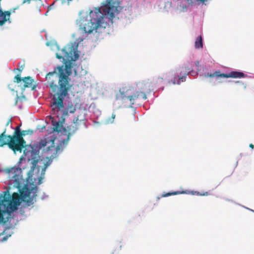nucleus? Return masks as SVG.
I'll return each instance as SVG.
<instances>
[{"label":"nucleus","mask_w":254,"mask_h":254,"mask_svg":"<svg viewBox=\"0 0 254 254\" xmlns=\"http://www.w3.org/2000/svg\"><path fill=\"white\" fill-rule=\"evenodd\" d=\"M206 77H220L224 78H244L247 76V75L242 72L233 71L229 73H221L219 70L215 71L213 73H208L205 74Z\"/></svg>","instance_id":"nucleus-11"},{"label":"nucleus","mask_w":254,"mask_h":254,"mask_svg":"<svg viewBox=\"0 0 254 254\" xmlns=\"http://www.w3.org/2000/svg\"><path fill=\"white\" fill-rule=\"evenodd\" d=\"M104 6L102 9H104ZM103 13L101 11L100 8H95L94 10H91L89 15V19L85 20L80 19L79 20L78 24L79 29L82 33L85 34H90L94 30H96L102 23V20L104 16H108L105 14L104 10Z\"/></svg>","instance_id":"nucleus-5"},{"label":"nucleus","mask_w":254,"mask_h":254,"mask_svg":"<svg viewBox=\"0 0 254 254\" xmlns=\"http://www.w3.org/2000/svg\"><path fill=\"white\" fill-rule=\"evenodd\" d=\"M10 236H11V235H10V234L8 235V236H4V237L2 238V242H3V241H6V240L7 239V238H8L9 237H10Z\"/></svg>","instance_id":"nucleus-21"},{"label":"nucleus","mask_w":254,"mask_h":254,"mask_svg":"<svg viewBox=\"0 0 254 254\" xmlns=\"http://www.w3.org/2000/svg\"><path fill=\"white\" fill-rule=\"evenodd\" d=\"M194 46L195 49H202L203 48L202 38L201 36H199L195 41Z\"/></svg>","instance_id":"nucleus-15"},{"label":"nucleus","mask_w":254,"mask_h":254,"mask_svg":"<svg viewBox=\"0 0 254 254\" xmlns=\"http://www.w3.org/2000/svg\"><path fill=\"white\" fill-rule=\"evenodd\" d=\"M83 40V38H82L81 39L78 38V39H77V41L79 42H80L82 41Z\"/></svg>","instance_id":"nucleus-26"},{"label":"nucleus","mask_w":254,"mask_h":254,"mask_svg":"<svg viewBox=\"0 0 254 254\" xmlns=\"http://www.w3.org/2000/svg\"><path fill=\"white\" fill-rule=\"evenodd\" d=\"M119 3L117 0H106L104 3V12L108 16L109 19L112 20L115 13L118 10Z\"/></svg>","instance_id":"nucleus-9"},{"label":"nucleus","mask_w":254,"mask_h":254,"mask_svg":"<svg viewBox=\"0 0 254 254\" xmlns=\"http://www.w3.org/2000/svg\"><path fill=\"white\" fill-rule=\"evenodd\" d=\"M33 133V131L31 129L23 130L21 131V136L23 137L24 136L29 134L31 135Z\"/></svg>","instance_id":"nucleus-20"},{"label":"nucleus","mask_w":254,"mask_h":254,"mask_svg":"<svg viewBox=\"0 0 254 254\" xmlns=\"http://www.w3.org/2000/svg\"><path fill=\"white\" fill-rule=\"evenodd\" d=\"M31 0H24V1H23V3H25L26 2H27V3H30V1Z\"/></svg>","instance_id":"nucleus-22"},{"label":"nucleus","mask_w":254,"mask_h":254,"mask_svg":"<svg viewBox=\"0 0 254 254\" xmlns=\"http://www.w3.org/2000/svg\"><path fill=\"white\" fill-rule=\"evenodd\" d=\"M20 86L22 90H24L26 88H30L32 90L36 88V85L34 84V80L30 77L27 76L21 78L20 74H17L14 78V82L17 83H20Z\"/></svg>","instance_id":"nucleus-10"},{"label":"nucleus","mask_w":254,"mask_h":254,"mask_svg":"<svg viewBox=\"0 0 254 254\" xmlns=\"http://www.w3.org/2000/svg\"><path fill=\"white\" fill-rule=\"evenodd\" d=\"M8 177L12 179L14 186L19 190V194L14 192L10 195L6 190L0 193V223L5 224L11 218V213L17 209L21 201L27 202L28 205L33 203L30 197V191L26 186L22 187L23 179L21 168L13 167L6 170Z\"/></svg>","instance_id":"nucleus-1"},{"label":"nucleus","mask_w":254,"mask_h":254,"mask_svg":"<svg viewBox=\"0 0 254 254\" xmlns=\"http://www.w3.org/2000/svg\"><path fill=\"white\" fill-rule=\"evenodd\" d=\"M75 109L74 108H72V109H71L69 112L70 113H73L75 111Z\"/></svg>","instance_id":"nucleus-24"},{"label":"nucleus","mask_w":254,"mask_h":254,"mask_svg":"<svg viewBox=\"0 0 254 254\" xmlns=\"http://www.w3.org/2000/svg\"><path fill=\"white\" fill-rule=\"evenodd\" d=\"M78 43H70L67 44L61 50V53L56 54V57L59 59H63L64 61H75L79 58L77 53Z\"/></svg>","instance_id":"nucleus-7"},{"label":"nucleus","mask_w":254,"mask_h":254,"mask_svg":"<svg viewBox=\"0 0 254 254\" xmlns=\"http://www.w3.org/2000/svg\"><path fill=\"white\" fill-rule=\"evenodd\" d=\"M201 2H203L204 3L205 1H206L207 0H199Z\"/></svg>","instance_id":"nucleus-29"},{"label":"nucleus","mask_w":254,"mask_h":254,"mask_svg":"<svg viewBox=\"0 0 254 254\" xmlns=\"http://www.w3.org/2000/svg\"><path fill=\"white\" fill-rule=\"evenodd\" d=\"M22 160H23V158L22 157H21L20 159V161H21Z\"/></svg>","instance_id":"nucleus-33"},{"label":"nucleus","mask_w":254,"mask_h":254,"mask_svg":"<svg viewBox=\"0 0 254 254\" xmlns=\"http://www.w3.org/2000/svg\"><path fill=\"white\" fill-rule=\"evenodd\" d=\"M21 131L20 127H15L12 135L6 134V129L0 134V147L7 145L14 153H21L26 146V141L21 136Z\"/></svg>","instance_id":"nucleus-4"},{"label":"nucleus","mask_w":254,"mask_h":254,"mask_svg":"<svg viewBox=\"0 0 254 254\" xmlns=\"http://www.w3.org/2000/svg\"><path fill=\"white\" fill-rule=\"evenodd\" d=\"M151 87V83L148 81H139L133 86L123 87L117 93L116 99L122 101L128 100L130 106L131 107L137 99L141 97L144 100L146 99V93L150 91Z\"/></svg>","instance_id":"nucleus-3"},{"label":"nucleus","mask_w":254,"mask_h":254,"mask_svg":"<svg viewBox=\"0 0 254 254\" xmlns=\"http://www.w3.org/2000/svg\"><path fill=\"white\" fill-rule=\"evenodd\" d=\"M164 79L162 77H158L157 78L153 80V84L155 85H160L162 84Z\"/></svg>","instance_id":"nucleus-19"},{"label":"nucleus","mask_w":254,"mask_h":254,"mask_svg":"<svg viewBox=\"0 0 254 254\" xmlns=\"http://www.w3.org/2000/svg\"><path fill=\"white\" fill-rule=\"evenodd\" d=\"M23 69V68L22 69H19V68H16V69H15L14 70H19L20 72H21L22 71V70Z\"/></svg>","instance_id":"nucleus-28"},{"label":"nucleus","mask_w":254,"mask_h":254,"mask_svg":"<svg viewBox=\"0 0 254 254\" xmlns=\"http://www.w3.org/2000/svg\"><path fill=\"white\" fill-rule=\"evenodd\" d=\"M193 64L192 62L187 63L183 67L184 70L185 76L181 77L176 76L174 78L173 83L174 84H180L181 82H183L185 80L186 75L190 73L193 70Z\"/></svg>","instance_id":"nucleus-12"},{"label":"nucleus","mask_w":254,"mask_h":254,"mask_svg":"<svg viewBox=\"0 0 254 254\" xmlns=\"http://www.w3.org/2000/svg\"><path fill=\"white\" fill-rule=\"evenodd\" d=\"M207 194H208L207 192H206L205 193L203 194V195H207Z\"/></svg>","instance_id":"nucleus-31"},{"label":"nucleus","mask_w":254,"mask_h":254,"mask_svg":"<svg viewBox=\"0 0 254 254\" xmlns=\"http://www.w3.org/2000/svg\"><path fill=\"white\" fill-rule=\"evenodd\" d=\"M112 118L113 119H114V118H115V115L113 114V115H112Z\"/></svg>","instance_id":"nucleus-30"},{"label":"nucleus","mask_w":254,"mask_h":254,"mask_svg":"<svg viewBox=\"0 0 254 254\" xmlns=\"http://www.w3.org/2000/svg\"><path fill=\"white\" fill-rule=\"evenodd\" d=\"M10 15V11H5L3 12L2 10L0 9V26L3 25L9 19Z\"/></svg>","instance_id":"nucleus-14"},{"label":"nucleus","mask_w":254,"mask_h":254,"mask_svg":"<svg viewBox=\"0 0 254 254\" xmlns=\"http://www.w3.org/2000/svg\"><path fill=\"white\" fill-rule=\"evenodd\" d=\"M63 108H61L60 109H56L55 110H53V108L52 107V111L53 112L52 114L54 115H55L57 117L59 116V112L61 111L63 112V116L62 117H65L68 115V110L66 109L64 111H61V110L63 109Z\"/></svg>","instance_id":"nucleus-16"},{"label":"nucleus","mask_w":254,"mask_h":254,"mask_svg":"<svg viewBox=\"0 0 254 254\" xmlns=\"http://www.w3.org/2000/svg\"><path fill=\"white\" fill-rule=\"evenodd\" d=\"M187 193V192L185 191H173L172 192H168L166 193H163L162 194L161 196H162V197H167V196H170L172 195H177V194H182V193Z\"/></svg>","instance_id":"nucleus-17"},{"label":"nucleus","mask_w":254,"mask_h":254,"mask_svg":"<svg viewBox=\"0 0 254 254\" xmlns=\"http://www.w3.org/2000/svg\"><path fill=\"white\" fill-rule=\"evenodd\" d=\"M71 73L70 67L67 64L58 66L53 71L46 75V80L53 93L51 107L53 110L64 108V100L71 87L69 76Z\"/></svg>","instance_id":"nucleus-2"},{"label":"nucleus","mask_w":254,"mask_h":254,"mask_svg":"<svg viewBox=\"0 0 254 254\" xmlns=\"http://www.w3.org/2000/svg\"><path fill=\"white\" fill-rule=\"evenodd\" d=\"M11 121L10 120H9L6 124V126H8V124H11Z\"/></svg>","instance_id":"nucleus-27"},{"label":"nucleus","mask_w":254,"mask_h":254,"mask_svg":"<svg viewBox=\"0 0 254 254\" xmlns=\"http://www.w3.org/2000/svg\"><path fill=\"white\" fill-rule=\"evenodd\" d=\"M195 64L197 67H198L199 65V63L198 61H196Z\"/></svg>","instance_id":"nucleus-23"},{"label":"nucleus","mask_w":254,"mask_h":254,"mask_svg":"<svg viewBox=\"0 0 254 254\" xmlns=\"http://www.w3.org/2000/svg\"><path fill=\"white\" fill-rule=\"evenodd\" d=\"M83 125H85L84 122L82 120H79L78 118H75L73 120V123L67 127L68 134H71L74 133L79 128V126Z\"/></svg>","instance_id":"nucleus-13"},{"label":"nucleus","mask_w":254,"mask_h":254,"mask_svg":"<svg viewBox=\"0 0 254 254\" xmlns=\"http://www.w3.org/2000/svg\"><path fill=\"white\" fill-rule=\"evenodd\" d=\"M249 146L250 148H251L252 149H254V145L252 144V143H251L250 145H249Z\"/></svg>","instance_id":"nucleus-25"},{"label":"nucleus","mask_w":254,"mask_h":254,"mask_svg":"<svg viewBox=\"0 0 254 254\" xmlns=\"http://www.w3.org/2000/svg\"><path fill=\"white\" fill-rule=\"evenodd\" d=\"M28 160L30 162V164L31 165L30 172H33L36 168H37L38 171H39L41 166L40 165L44 164V167L42 170V173L45 174V172L49 164L48 162L45 163L42 159H40V157L37 151L32 150L30 152V158H28Z\"/></svg>","instance_id":"nucleus-8"},{"label":"nucleus","mask_w":254,"mask_h":254,"mask_svg":"<svg viewBox=\"0 0 254 254\" xmlns=\"http://www.w3.org/2000/svg\"><path fill=\"white\" fill-rule=\"evenodd\" d=\"M62 126L59 122H55L53 123V131L59 132L61 131Z\"/></svg>","instance_id":"nucleus-18"},{"label":"nucleus","mask_w":254,"mask_h":254,"mask_svg":"<svg viewBox=\"0 0 254 254\" xmlns=\"http://www.w3.org/2000/svg\"><path fill=\"white\" fill-rule=\"evenodd\" d=\"M55 139L53 137H44L39 143V149L43 154L47 155V158H54L58 153L61 152L66 144V141L64 140L61 141L57 146L55 145Z\"/></svg>","instance_id":"nucleus-6"},{"label":"nucleus","mask_w":254,"mask_h":254,"mask_svg":"<svg viewBox=\"0 0 254 254\" xmlns=\"http://www.w3.org/2000/svg\"><path fill=\"white\" fill-rule=\"evenodd\" d=\"M4 231H3L2 232L1 234H2V235H3V234H4ZM0 235H1V234H0Z\"/></svg>","instance_id":"nucleus-32"}]
</instances>
